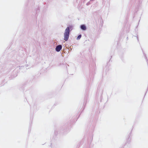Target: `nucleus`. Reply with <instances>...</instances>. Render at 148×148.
Instances as JSON below:
<instances>
[{
    "label": "nucleus",
    "mask_w": 148,
    "mask_h": 148,
    "mask_svg": "<svg viewBox=\"0 0 148 148\" xmlns=\"http://www.w3.org/2000/svg\"><path fill=\"white\" fill-rule=\"evenodd\" d=\"M62 46L61 45H59L57 46L56 48V50L57 51L59 52L62 49Z\"/></svg>",
    "instance_id": "obj_2"
},
{
    "label": "nucleus",
    "mask_w": 148,
    "mask_h": 148,
    "mask_svg": "<svg viewBox=\"0 0 148 148\" xmlns=\"http://www.w3.org/2000/svg\"><path fill=\"white\" fill-rule=\"evenodd\" d=\"M70 29L69 27H68L66 29L65 32L64 34V40L66 41L68 40L69 38V35Z\"/></svg>",
    "instance_id": "obj_1"
},
{
    "label": "nucleus",
    "mask_w": 148,
    "mask_h": 148,
    "mask_svg": "<svg viewBox=\"0 0 148 148\" xmlns=\"http://www.w3.org/2000/svg\"><path fill=\"white\" fill-rule=\"evenodd\" d=\"M81 28L83 30H85L86 29V26L84 25H81Z\"/></svg>",
    "instance_id": "obj_3"
},
{
    "label": "nucleus",
    "mask_w": 148,
    "mask_h": 148,
    "mask_svg": "<svg viewBox=\"0 0 148 148\" xmlns=\"http://www.w3.org/2000/svg\"><path fill=\"white\" fill-rule=\"evenodd\" d=\"M81 36H81V35H79L77 36V39H78V40L80 39V38H81Z\"/></svg>",
    "instance_id": "obj_4"
}]
</instances>
